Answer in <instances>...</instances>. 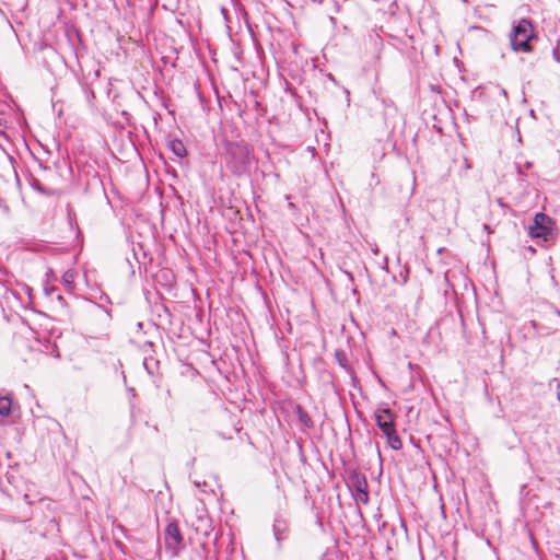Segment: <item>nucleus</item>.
<instances>
[{"label": "nucleus", "instance_id": "22", "mask_svg": "<svg viewBox=\"0 0 560 560\" xmlns=\"http://www.w3.org/2000/svg\"><path fill=\"white\" fill-rule=\"evenodd\" d=\"M314 3L322 4L325 0H312Z\"/></svg>", "mask_w": 560, "mask_h": 560}, {"label": "nucleus", "instance_id": "19", "mask_svg": "<svg viewBox=\"0 0 560 560\" xmlns=\"http://www.w3.org/2000/svg\"><path fill=\"white\" fill-rule=\"evenodd\" d=\"M498 90H499L500 94H502L505 98H508V93L504 89L498 88Z\"/></svg>", "mask_w": 560, "mask_h": 560}, {"label": "nucleus", "instance_id": "13", "mask_svg": "<svg viewBox=\"0 0 560 560\" xmlns=\"http://www.w3.org/2000/svg\"><path fill=\"white\" fill-rule=\"evenodd\" d=\"M11 122V110L5 106V110L0 109V136H5V130Z\"/></svg>", "mask_w": 560, "mask_h": 560}, {"label": "nucleus", "instance_id": "12", "mask_svg": "<svg viewBox=\"0 0 560 560\" xmlns=\"http://www.w3.org/2000/svg\"><path fill=\"white\" fill-rule=\"evenodd\" d=\"M168 149L177 156V158H184L187 155V150L179 139H173L168 142Z\"/></svg>", "mask_w": 560, "mask_h": 560}, {"label": "nucleus", "instance_id": "23", "mask_svg": "<svg viewBox=\"0 0 560 560\" xmlns=\"http://www.w3.org/2000/svg\"><path fill=\"white\" fill-rule=\"evenodd\" d=\"M50 523H51L54 526H58V523H57V521H56L55 518H54V520H51V521H50Z\"/></svg>", "mask_w": 560, "mask_h": 560}, {"label": "nucleus", "instance_id": "7", "mask_svg": "<svg viewBox=\"0 0 560 560\" xmlns=\"http://www.w3.org/2000/svg\"><path fill=\"white\" fill-rule=\"evenodd\" d=\"M45 295L51 301H57L60 305L65 304L63 296L60 290L55 285V282H39Z\"/></svg>", "mask_w": 560, "mask_h": 560}, {"label": "nucleus", "instance_id": "6", "mask_svg": "<svg viewBox=\"0 0 560 560\" xmlns=\"http://www.w3.org/2000/svg\"><path fill=\"white\" fill-rule=\"evenodd\" d=\"M375 421L377 427L383 433H388L389 430L394 429L395 420L394 415L389 408H383L375 411Z\"/></svg>", "mask_w": 560, "mask_h": 560}, {"label": "nucleus", "instance_id": "17", "mask_svg": "<svg viewBox=\"0 0 560 560\" xmlns=\"http://www.w3.org/2000/svg\"><path fill=\"white\" fill-rule=\"evenodd\" d=\"M162 283V287L166 290H171L173 284L172 282H161Z\"/></svg>", "mask_w": 560, "mask_h": 560}, {"label": "nucleus", "instance_id": "2", "mask_svg": "<svg viewBox=\"0 0 560 560\" xmlns=\"http://www.w3.org/2000/svg\"><path fill=\"white\" fill-rule=\"evenodd\" d=\"M527 234L537 245L553 244L559 234L556 221L544 212L534 215L533 222L527 226Z\"/></svg>", "mask_w": 560, "mask_h": 560}, {"label": "nucleus", "instance_id": "4", "mask_svg": "<svg viewBox=\"0 0 560 560\" xmlns=\"http://www.w3.org/2000/svg\"><path fill=\"white\" fill-rule=\"evenodd\" d=\"M347 486L354 492L353 497L358 502L369 503V485L363 472L357 468L347 469Z\"/></svg>", "mask_w": 560, "mask_h": 560}, {"label": "nucleus", "instance_id": "9", "mask_svg": "<svg viewBox=\"0 0 560 560\" xmlns=\"http://www.w3.org/2000/svg\"><path fill=\"white\" fill-rule=\"evenodd\" d=\"M294 412L298 416V420L303 428L312 429L314 427V421L301 405L298 404L294 406Z\"/></svg>", "mask_w": 560, "mask_h": 560}, {"label": "nucleus", "instance_id": "8", "mask_svg": "<svg viewBox=\"0 0 560 560\" xmlns=\"http://www.w3.org/2000/svg\"><path fill=\"white\" fill-rule=\"evenodd\" d=\"M272 529L276 540L280 544L283 539L287 538L289 526L284 520L276 518L273 522Z\"/></svg>", "mask_w": 560, "mask_h": 560}, {"label": "nucleus", "instance_id": "21", "mask_svg": "<svg viewBox=\"0 0 560 560\" xmlns=\"http://www.w3.org/2000/svg\"><path fill=\"white\" fill-rule=\"evenodd\" d=\"M469 283H470V285H471L472 290L476 292V291H477V288L475 287V282H474V281H470Z\"/></svg>", "mask_w": 560, "mask_h": 560}, {"label": "nucleus", "instance_id": "5", "mask_svg": "<svg viewBox=\"0 0 560 560\" xmlns=\"http://www.w3.org/2000/svg\"><path fill=\"white\" fill-rule=\"evenodd\" d=\"M165 549L172 557H177L185 548L184 536L176 521H170L164 530Z\"/></svg>", "mask_w": 560, "mask_h": 560}, {"label": "nucleus", "instance_id": "14", "mask_svg": "<svg viewBox=\"0 0 560 560\" xmlns=\"http://www.w3.org/2000/svg\"><path fill=\"white\" fill-rule=\"evenodd\" d=\"M13 401L10 396H0V416L9 417L12 413Z\"/></svg>", "mask_w": 560, "mask_h": 560}, {"label": "nucleus", "instance_id": "15", "mask_svg": "<svg viewBox=\"0 0 560 560\" xmlns=\"http://www.w3.org/2000/svg\"><path fill=\"white\" fill-rule=\"evenodd\" d=\"M552 56L557 62H560V40H557L556 46L552 48Z\"/></svg>", "mask_w": 560, "mask_h": 560}, {"label": "nucleus", "instance_id": "20", "mask_svg": "<svg viewBox=\"0 0 560 560\" xmlns=\"http://www.w3.org/2000/svg\"><path fill=\"white\" fill-rule=\"evenodd\" d=\"M482 228H483V230H485L487 233H492V230H491L490 225H488V224H483V226H482Z\"/></svg>", "mask_w": 560, "mask_h": 560}, {"label": "nucleus", "instance_id": "3", "mask_svg": "<svg viewBox=\"0 0 560 560\" xmlns=\"http://www.w3.org/2000/svg\"><path fill=\"white\" fill-rule=\"evenodd\" d=\"M535 37V31L529 20L521 19L513 26L509 38L510 45L514 51L529 52L532 46L529 42Z\"/></svg>", "mask_w": 560, "mask_h": 560}, {"label": "nucleus", "instance_id": "11", "mask_svg": "<svg viewBox=\"0 0 560 560\" xmlns=\"http://www.w3.org/2000/svg\"><path fill=\"white\" fill-rule=\"evenodd\" d=\"M388 445L395 450L399 451L402 447V442L399 435L397 434L396 427L388 431V433H384Z\"/></svg>", "mask_w": 560, "mask_h": 560}, {"label": "nucleus", "instance_id": "1", "mask_svg": "<svg viewBox=\"0 0 560 560\" xmlns=\"http://www.w3.org/2000/svg\"><path fill=\"white\" fill-rule=\"evenodd\" d=\"M222 156L226 168L236 176L247 174L254 159L252 147L244 140L225 141Z\"/></svg>", "mask_w": 560, "mask_h": 560}, {"label": "nucleus", "instance_id": "16", "mask_svg": "<svg viewBox=\"0 0 560 560\" xmlns=\"http://www.w3.org/2000/svg\"><path fill=\"white\" fill-rule=\"evenodd\" d=\"M144 368L145 370L148 371L149 374L153 375L154 374V366L158 365V362H149L148 360H144Z\"/></svg>", "mask_w": 560, "mask_h": 560}, {"label": "nucleus", "instance_id": "18", "mask_svg": "<svg viewBox=\"0 0 560 560\" xmlns=\"http://www.w3.org/2000/svg\"><path fill=\"white\" fill-rule=\"evenodd\" d=\"M65 283L67 284V290L68 291L74 289V282L68 281V282H65Z\"/></svg>", "mask_w": 560, "mask_h": 560}, {"label": "nucleus", "instance_id": "10", "mask_svg": "<svg viewBox=\"0 0 560 560\" xmlns=\"http://www.w3.org/2000/svg\"><path fill=\"white\" fill-rule=\"evenodd\" d=\"M335 361L338 363V365L343 369L347 373L353 374L352 368L348 363L347 354L343 350L338 349L335 351Z\"/></svg>", "mask_w": 560, "mask_h": 560}]
</instances>
